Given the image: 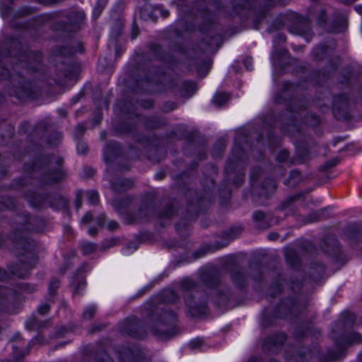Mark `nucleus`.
<instances>
[{"label":"nucleus","instance_id":"nucleus-16","mask_svg":"<svg viewBox=\"0 0 362 362\" xmlns=\"http://www.w3.org/2000/svg\"><path fill=\"white\" fill-rule=\"evenodd\" d=\"M325 213V209L312 212L309 216L310 221L313 222L321 220L324 217Z\"/></svg>","mask_w":362,"mask_h":362},{"label":"nucleus","instance_id":"nucleus-32","mask_svg":"<svg viewBox=\"0 0 362 362\" xmlns=\"http://www.w3.org/2000/svg\"><path fill=\"white\" fill-rule=\"evenodd\" d=\"M325 21H326L325 11L324 10H322V11H320L318 18H317L318 23L319 24L323 23L325 22Z\"/></svg>","mask_w":362,"mask_h":362},{"label":"nucleus","instance_id":"nucleus-50","mask_svg":"<svg viewBox=\"0 0 362 362\" xmlns=\"http://www.w3.org/2000/svg\"><path fill=\"white\" fill-rule=\"evenodd\" d=\"M138 35V30L137 29H133V32H132V39H134Z\"/></svg>","mask_w":362,"mask_h":362},{"label":"nucleus","instance_id":"nucleus-13","mask_svg":"<svg viewBox=\"0 0 362 362\" xmlns=\"http://www.w3.org/2000/svg\"><path fill=\"white\" fill-rule=\"evenodd\" d=\"M312 270L310 272L312 278L314 280L322 277L324 274V267L322 264H317L315 267H312Z\"/></svg>","mask_w":362,"mask_h":362},{"label":"nucleus","instance_id":"nucleus-45","mask_svg":"<svg viewBox=\"0 0 362 362\" xmlns=\"http://www.w3.org/2000/svg\"><path fill=\"white\" fill-rule=\"evenodd\" d=\"M102 11V8L100 7H96L94 10L93 14L99 16Z\"/></svg>","mask_w":362,"mask_h":362},{"label":"nucleus","instance_id":"nucleus-52","mask_svg":"<svg viewBox=\"0 0 362 362\" xmlns=\"http://www.w3.org/2000/svg\"><path fill=\"white\" fill-rule=\"evenodd\" d=\"M59 112L61 115H62V116L66 115V112L64 110H59Z\"/></svg>","mask_w":362,"mask_h":362},{"label":"nucleus","instance_id":"nucleus-30","mask_svg":"<svg viewBox=\"0 0 362 362\" xmlns=\"http://www.w3.org/2000/svg\"><path fill=\"white\" fill-rule=\"evenodd\" d=\"M49 310V305L48 304H43L38 307V312L42 314L45 315L46 314Z\"/></svg>","mask_w":362,"mask_h":362},{"label":"nucleus","instance_id":"nucleus-23","mask_svg":"<svg viewBox=\"0 0 362 362\" xmlns=\"http://www.w3.org/2000/svg\"><path fill=\"white\" fill-rule=\"evenodd\" d=\"M326 52L325 47L324 46H319L314 50L315 57L317 59H320V54H325Z\"/></svg>","mask_w":362,"mask_h":362},{"label":"nucleus","instance_id":"nucleus-33","mask_svg":"<svg viewBox=\"0 0 362 362\" xmlns=\"http://www.w3.org/2000/svg\"><path fill=\"white\" fill-rule=\"evenodd\" d=\"M151 211L150 208L146 206L145 209H141L139 210L140 218H144L147 216V214Z\"/></svg>","mask_w":362,"mask_h":362},{"label":"nucleus","instance_id":"nucleus-3","mask_svg":"<svg viewBox=\"0 0 362 362\" xmlns=\"http://www.w3.org/2000/svg\"><path fill=\"white\" fill-rule=\"evenodd\" d=\"M28 62L21 60L19 66L25 67L26 69L35 71L40 65L41 56L39 53H32L28 56Z\"/></svg>","mask_w":362,"mask_h":362},{"label":"nucleus","instance_id":"nucleus-42","mask_svg":"<svg viewBox=\"0 0 362 362\" xmlns=\"http://www.w3.org/2000/svg\"><path fill=\"white\" fill-rule=\"evenodd\" d=\"M117 240L116 239H110L106 241V243H108V245L106 246V247H110L116 244Z\"/></svg>","mask_w":362,"mask_h":362},{"label":"nucleus","instance_id":"nucleus-59","mask_svg":"<svg viewBox=\"0 0 362 362\" xmlns=\"http://www.w3.org/2000/svg\"><path fill=\"white\" fill-rule=\"evenodd\" d=\"M344 22H345V23L346 24V23H347V20H346V18H344Z\"/></svg>","mask_w":362,"mask_h":362},{"label":"nucleus","instance_id":"nucleus-46","mask_svg":"<svg viewBox=\"0 0 362 362\" xmlns=\"http://www.w3.org/2000/svg\"><path fill=\"white\" fill-rule=\"evenodd\" d=\"M103 328V327H102V326H94V327L91 329L90 332H95V331H100V330H101Z\"/></svg>","mask_w":362,"mask_h":362},{"label":"nucleus","instance_id":"nucleus-34","mask_svg":"<svg viewBox=\"0 0 362 362\" xmlns=\"http://www.w3.org/2000/svg\"><path fill=\"white\" fill-rule=\"evenodd\" d=\"M23 289L28 292L32 293L36 291V286L29 284H24L23 285Z\"/></svg>","mask_w":362,"mask_h":362},{"label":"nucleus","instance_id":"nucleus-8","mask_svg":"<svg viewBox=\"0 0 362 362\" xmlns=\"http://www.w3.org/2000/svg\"><path fill=\"white\" fill-rule=\"evenodd\" d=\"M230 99V95L225 93H216L214 98L213 103L215 105L218 107H221L224 105L228 100Z\"/></svg>","mask_w":362,"mask_h":362},{"label":"nucleus","instance_id":"nucleus-43","mask_svg":"<svg viewBox=\"0 0 362 362\" xmlns=\"http://www.w3.org/2000/svg\"><path fill=\"white\" fill-rule=\"evenodd\" d=\"M299 177V173L297 170H292L291 172V179L298 178Z\"/></svg>","mask_w":362,"mask_h":362},{"label":"nucleus","instance_id":"nucleus-26","mask_svg":"<svg viewBox=\"0 0 362 362\" xmlns=\"http://www.w3.org/2000/svg\"><path fill=\"white\" fill-rule=\"evenodd\" d=\"M77 151L81 154H85L88 151L87 144L83 142H79L77 145Z\"/></svg>","mask_w":362,"mask_h":362},{"label":"nucleus","instance_id":"nucleus-12","mask_svg":"<svg viewBox=\"0 0 362 362\" xmlns=\"http://www.w3.org/2000/svg\"><path fill=\"white\" fill-rule=\"evenodd\" d=\"M85 15L82 11H73L69 14V19L72 23H79L84 19Z\"/></svg>","mask_w":362,"mask_h":362},{"label":"nucleus","instance_id":"nucleus-44","mask_svg":"<svg viewBox=\"0 0 362 362\" xmlns=\"http://www.w3.org/2000/svg\"><path fill=\"white\" fill-rule=\"evenodd\" d=\"M7 276L5 271L0 269V280H4Z\"/></svg>","mask_w":362,"mask_h":362},{"label":"nucleus","instance_id":"nucleus-17","mask_svg":"<svg viewBox=\"0 0 362 362\" xmlns=\"http://www.w3.org/2000/svg\"><path fill=\"white\" fill-rule=\"evenodd\" d=\"M95 310H96V308H95V306H93V305H90V306L86 308V310H84V312L83 313V315H82L83 319L85 320H90L94 316Z\"/></svg>","mask_w":362,"mask_h":362},{"label":"nucleus","instance_id":"nucleus-22","mask_svg":"<svg viewBox=\"0 0 362 362\" xmlns=\"http://www.w3.org/2000/svg\"><path fill=\"white\" fill-rule=\"evenodd\" d=\"M85 131L86 128L83 124H78L76 127L74 135L76 137L78 138L83 134Z\"/></svg>","mask_w":362,"mask_h":362},{"label":"nucleus","instance_id":"nucleus-55","mask_svg":"<svg viewBox=\"0 0 362 362\" xmlns=\"http://www.w3.org/2000/svg\"><path fill=\"white\" fill-rule=\"evenodd\" d=\"M100 137L102 138V139H104L105 138V132H102L100 134Z\"/></svg>","mask_w":362,"mask_h":362},{"label":"nucleus","instance_id":"nucleus-20","mask_svg":"<svg viewBox=\"0 0 362 362\" xmlns=\"http://www.w3.org/2000/svg\"><path fill=\"white\" fill-rule=\"evenodd\" d=\"M116 148H117V144L115 142H112L107 146L105 151V155H104L105 160L106 161H107L110 159L112 148L115 149Z\"/></svg>","mask_w":362,"mask_h":362},{"label":"nucleus","instance_id":"nucleus-35","mask_svg":"<svg viewBox=\"0 0 362 362\" xmlns=\"http://www.w3.org/2000/svg\"><path fill=\"white\" fill-rule=\"evenodd\" d=\"M37 1L45 4V5H49V4H54L59 2L61 0H37Z\"/></svg>","mask_w":362,"mask_h":362},{"label":"nucleus","instance_id":"nucleus-5","mask_svg":"<svg viewBox=\"0 0 362 362\" xmlns=\"http://www.w3.org/2000/svg\"><path fill=\"white\" fill-rule=\"evenodd\" d=\"M285 257L287 263L292 267H296L299 264V259L296 252L293 249H288L286 250Z\"/></svg>","mask_w":362,"mask_h":362},{"label":"nucleus","instance_id":"nucleus-60","mask_svg":"<svg viewBox=\"0 0 362 362\" xmlns=\"http://www.w3.org/2000/svg\"><path fill=\"white\" fill-rule=\"evenodd\" d=\"M240 230H241V228H237V230H238V231H240Z\"/></svg>","mask_w":362,"mask_h":362},{"label":"nucleus","instance_id":"nucleus-9","mask_svg":"<svg viewBox=\"0 0 362 362\" xmlns=\"http://www.w3.org/2000/svg\"><path fill=\"white\" fill-rule=\"evenodd\" d=\"M161 298L165 302L174 303L177 300V296L174 291L171 289H167L162 292Z\"/></svg>","mask_w":362,"mask_h":362},{"label":"nucleus","instance_id":"nucleus-18","mask_svg":"<svg viewBox=\"0 0 362 362\" xmlns=\"http://www.w3.org/2000/svg\"><path fill=\"white\" fill-rule=\"evenodd\" d=\"M60 282L57 279H52L49 284V293L50 296H54L56 293L57 290L59 287Z\"/></svg>","mask_w":362,"mask_h":362},{"label":"nucleus","instance_id":"nucleus-27","mask_svg":"<svg viewBox=\"0 0 362 362\" xmlns=\"http://www.w3.org/2000/svg\"><path fill=\"white\" fill-rule=\"evenodd\" d=\"M350 338H351L350 341L351 343L352 342L359 343L362 341V336L358 333L351 334Z\"/></svg>","mask_w":362,"mask_h":362},{"label":"nucleus","instance_id":"nucleus-40","mask_svg":"<svg viewBox=\"0 0 362 362\" xmlns=\"http://www.w3.org/2000/svg\"><path fill=\"white\" fill-rule=\"evenodd\" d=\"M279 234L276 233H270L268 234V238L270 240H275L278 238Z\"/></svg>","mask_w":362,"mask_h":362},{"label":"nucleus","instance_id":"nucleus-10","mask_svg":"<svg viewBox=\"0 0 362 362\" xmlns=\"http://www.w3.org/2000/svg\"><path fill=\"white\" fill-rule=\"evenodd\" d=\"M286 340V336L284 334H279L277 336H273L268 337L265 341V346L269 345V344H274V345H281Z\"/></svg>","mask_w":362,"mask_h":362},{"label":"nucleus","instance_id":"nucleus-21","mask_svg":"<svg viewBox=\"0 0 362 362\" xmlns=\"http://www.w3.org/2000/svg\"><path fill=\"white\" fill-rule=\"evenodd\" d=\"M276 158L279 162H286L288 158V152L286 150H281L276 155Z\"/></svg>","mask_w":362,"mask_h":362},{"label":"nucleus","instance_id":"nucleus-51","mask_svg":"<svg viewBox=\"0 0 362 362\" xmlns=\"http://www.w3.org/2000/svg\"><path fill=\"white\" fill-rule=\"evenodd\" d=\"M88 232L90 235H93L96 233V230L94 228H90Z\"/></svg>","mask_w":362,"mask_h":362},{"label":"nucleus","instance_id":"nucleus-54","mask_svg":"<svg viewBox=\"0 0 362 362\" xmlns=\"http://www.w3.org/2000/svg\"><path fill=\"white\" fill-rule=\"evenodd\" d=\"M318 123H319V119L317 118H315V122L312 124L315 125Z\"/></svg>","mask_w":362,"mask_h":362},{"label":"nucleus","instance_id":"nucleus-31","mask_svg":"<svg viewBox=\"0 0 362 362\" xmlns=\"http://www.w3.org/2000/svg\"><path fill=\"white\" fill-rule=\"evenodd\" d=\"M10 76V71L6 68L0 69V79H5Z\"/></svg>","mask_w":362,"mask_h":362},{"label":"nucleus","instance_id":"nucleus-11","mask_svg":"<svg viewBox=\"0 0 362 362\" xmlns=\"http://www.w3.org/2000/svg\"><path fill=\"white\" fill-rule=\"evenodd\" d=\"M231 278L235 284L238 286H242L245 281L244 274L239 270L236 269L231 272Z\"/></svg>","mask_w":362,"mask_h":362},{"label":"nucleus","instance_id":"nucleus-53","mask_svg":"<svg viewBox=\"0 0 362 362\" xmlns=\"http://www.w3.org/2000/svg\"><path fill=\"white\" fill-rule=\"evenodd\" d=\"M238 151V152L242 153V149H241V148H240V147H239V146H235V149H234V151Z\"/></svg>","mask_w":362,"mask_h":362},{"label":"nucleus","instance_id":"nucleus-36","mask_svg":"<svg viewBox=\"0 0 362 362\" xmlns=\"http://www.w3.org/2000/svg\"><path fill=\"white\" fill-rule=\"evenodd\" d=\"M244 64L247 70H250L252 69V59L250 58L245 59Z\"/></svg>","mask_w":362,"mask_h":362},{"label":"nucleus","instance_id":"nucleus-39","mask_svg":"<svg viewBox=\"0 0 362 362\" xmlns=\"http://www.w3.org/2000/svg\"><path fill=\"white\" fill-rule=\"evenodd\" d=\"M12 272L13 273L14 275H16V276H18L19 278H24L27 275V272H18L16 271L13 270Z\"/></svg>","mask_w":362,"mask_h":362},{"label":"nucleus","instance_id":"nucleus-58","mask_svg":"<svg viewBox=\"0 0 362 362\" xmlns=\"http://www.w3.org/2000/svg\"><path fill=\"white\" fill-rule=\"evenodd\" d=\"M168 14V11H165L164 13H163V16L164 17H166Z\"/></svg>","mask_w":362,"mask_h":362},{"label":"nucleus","instance_id":"nucleus-15","mask_svg":"<svg viewBox=\"0 0 362 362\" xmlns=\"http://www.w3.org/2000/svg\"><path fill=\"white\" fill-rule=\"evenodd\" d=\"M81 247L82 252L85 255L93 253L96 249L95 245L92 243H84L81 244Z\"/></svg>","mask_w":362,"mask_h":362},{"label":"nucleus","instance_id":"nucleus-41","mask_svg":"<svg viewBox=\"0 0 362 362\" xmlns=\"http://www.w3.org/2000/svg\"><path fill=\"white\" fill-rule=\"evenodd\" d=\"M58 201L59 202V205L58 206L65 207L66 206V200L62 197H59Z\"/></svg>","mask_w":362,"mask_h":362},{"label":"nucleus","instance_id":"nucleus-25","mask_svg":"<svg viewBox=\"0 0 362 362\" xmlns=\"http://www.w3.org/2000/svg\"><path fill=\"white\" fill-rule=\"evenodd\" d=\"M202 344V340L199 338L195 339L192 341H191L189 344V346L190 349H197L201 346Z\"/></svg>","mask_w":362,"mask_h":362},{"label":"nucleus","instance_id":"nucleus-19","mask_svg":"<svg viewBox=\"0 0 362 362\" xmlns=\"http://www.w3.org/2000/svg\"><path fill=\"white\" fill-rule=\"evenodd\" d=\"M87 197L91 204H97L99 202V196L95 191H88L87 192Z\"/></svg>","mask_w":362,"mask_h":362},{"label":"nucleus","instance_id":"nucleus-29","mask_svg":"<svg viewBox=\"0 0 362 362\" xmlns=\"http://www.w3.org/2000/svg\"><path fill=\"white\" fill-rule=\"evenodd\" d=\"M107 227L108 230H115L119 228V224L115 221H110L107 223Z\"/></svg>","mask_w":362,"mask_h":362},{"label":"nucleus","instance_id":"nucleus-49","mask_svg":"<svg viewBox=\"0 0 362 362\" xmlns=\"http://www.w3.org/2000/svg\"><path fill=\"white\" fill-rule=\"evenodd\" d=\"M56 163L58 165V166H61L62 165V163H63V159L61 158H58L56 160Z\"/></svg>","mask_w":362,"mask_h":362},{"label":"nucleus","instance_id":"nucleus-4","mask_svg":"<svg viewBox=\"0 0 362 362\" xmlns=\"http://www.w3.org/2000/svg\"><path fill=\"white\" fill-rule=\"evenodd\" d=\"M65 173L62 168L57 170L54 172L49 173L45 179V182L47 184H51L59 182L64 179Z\"/></svg>","mask_w":362,"mask_h":362},{"label":"nucleus","instance_id":"nucleus-47","mask_svg":"<svg viewBox=\"0 0 362 362\" xmlns=\"http://www.w3.org/2000/svg\"><path fill=\"white\" fill-rule=\"evenodd\" d=\"M269 187L271 190H274L276 188V185L273 181H269Z\"/></svg>","mask_w":362,"mask_h":362},{"label":"nucleus","instance_id":"nucleus-38","mask_svg":"<svg viewBox=\"0 0 362 362\" xmlns=\"http://www.w3.org/2000/svg\"><path fill=\"white\" fill-rule=\"evenodd\" d=\"M338 163V160L337 158L332 159V160L328 161L326 163V167L327 168H331L334 165H336Z\"/></svg>","mask_w":362,"mask_h":362},{"label":"nucleus","instance_id":"nucleus-24","mask_svg":"<svg viewBox=\"0 0 362 362\" xmlns=\"http://www.w3.org/2000/svg\"><path fill=\"white\" fill-rule=\"evenodd\" d=\"M184 86L187 92L194 93L197 89L196 84L193 82H185Z\"/></svg>","mask_w":362,"mask_h":362},{"label":"nucleus","instance_id":"nucleus-1","mask_svg":"<svg viewBox=\"0 0 362 362\" xmlns=\"http://www.w3.org/2000/svg\"><path fill=\"white\" fill-rule=\"evenodd\" d=\"M153 331L163 339L176 334L172 327L176 320V315L165 308H156L152 315Z\"/></svg>","mask_w":362,"mask_h":362},{"label":"nucleus","instance_id":"nucleus-48","mask_svg":"<svg viewBox=\"0 0 362 362\" xmlns=\"http://www.w3.org/2000/svg\"><path fill=\"white\" fill-rule=\"evenodd\" d=\"M204 66H205V70H206V71H205V73H204V75H205V74H206V73H207V72L209 71V69H210V63H209V62L206 63V64H204Z\"/></svg>","mask_w":362,"mask_h":362},{"label":"nucleus","instance_id":"nucleus-56","mask_svg":"<svg viewBox=\"0 0 362 362\" xmlns=\"http://www.w3.org/2000/svg\"><path fill=\"white\" fill-rule=\"evenodd\" d=\"M25 229H26V230H37L36 229H35L33 228H30V227H26Z\"/></svg>","mask_w":362,"mask_h":362},{"label":"nucleus","instance_id":"nucleus-14","mask_svg":"<svg viewBox=\"0 0 362 362\" xmlns=\"http://www.w3.org/2000/svg\"><path fill=\"white\" fill-rule=\"evenodd\" d=\"M254 221L258 224V226L260 228H267L269 225L264 224V221L265 219V216L263 212L260 211H257L253 214Z\"/></svg>","mask_w":362,"mask_h":362},{"label":"nucleus","instance_id":"nucleus-57","mask_svg":"<svg viewBox=\"0 0 362 362\" xmlns=\"http://www.w3.org/2000/svg\"><path fill=\"white\" fill-rule=\"evenodd\" d=\"M279 37H280L281 40H282L283 42H284V41H285V38H284V37H283V36L280 35V36H279Z\"/></svg>","mask_w":362,"mask_h":362},{"label":"nucleus","instance_id":"nucleus-2","mask_svg":"<svg viewBox=\"0 0 362 362\" xmlns=\"http://www.w3.org/2000/svg\"><path fill=\"white\" fill-rule=\"evenodd\" d=\"M180 288L184 293V298L185 303L188 308V311L192 317H200L206 313V304L201 303L198 305L196 302H193L191 299V294H197V288L194 281L189 279H183L180 284Z\"/></svg>","mask_w":362,"mask_h":362},{"label":"nucleus","instance_id":"nucleus-6","mask_svg":"<svg viewBox=\"0 0 362 362\" xmlns=\"http://www.w3.org/2000/svg\"><path fill=\"white\" fill-rule=\"evenodd\" d=\"M112 189L119 191L123 189H127L133 186V182L130 180L118 179L115 182L111 183Z\"/></svg>","mask_w":362,"mask_h":362},{"label":"nucleus","instance_id":"nucleus-28","mask_svg":"<svg viewBox=\"0 0 362 362\" xmlns=\"http://www.w3.org/2000/svg\"><path fill=\"white\" fill-rule=\"evenodd\" d=\"M93 218V214L91 212H87L81 219V222L84 224H87L90 222Z\"/></svg>","mask_w":362,"mask_h":362},{"label":"nucleus","instance_id":"nucleus-7","mask_svg":"<svg viewBox=\"0 0 362 362\" xmlns=\"http://www.w3.org/2000/svg\"><path fill=\"white\" fill-rule=\"evenodd\" d=\"M348 100L345 94H341L334 100V111L337 109H345L347 107Z\"/></svg>","mask_w":362,"mask_h":362},{"label":"nucleus","instance_id":"nucleus-61","mask_svg":"<svg viewBox=\"0 0 362 362\" xmlns=\"http://www.w3.org/2000/svg\"><path fill=\"white\" fill-rule=\"evenodd\" d=\"M271 362H277V361H271Z\"/></svg>","mask_w":362,"mask_h":362},{"label":"nucleus","instance_id":"nucleus-37","mask_svg":"<svg viewBox=\"0 0 362 362\" xmlns=\"http://www.w3.org/2000/svg\"><path fill=\"white\" fill-rule=\"evenodd\" d=\"M76 204L77 209H79L82 205V197L80 194H77Z\"/></svg>","mask_w":362,"mask_h":362},{"label":"nucleus","instance_id":"nucleus-62","mask_svg":"<svg viewBox=\"0 0 362 362\" xmlns=\"http://www.w3.org/2000/svg\"><path fill=\"white\" fill-rule=\"evenodd\" d=\"M361 356H362V353H361Z\"/></svg>","mask_w":362,"mask_h":362}]
</instances>
